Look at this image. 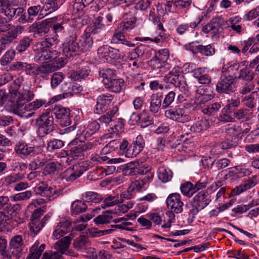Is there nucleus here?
<instances>
[{"mask_svg": "<svg viewBox=\"0 0 259 259\" xmlns=\"http://www.w3.org/2000/svg\"><path fill=\"white\" fill-rule=\"evenodd\" d=\"M93 42V38L90 34H83L77 38L76 32L72 31L68 38L63 51L66 57H70L81 52L90 51Z\"/></svg>", "mask_w": 259, "mask_h": 259, "instance_id": "1", "label": "nucleus"}, {"mask_svg": "<svg viewBox=\"0 0 259 259\" xmlns=\"http://www.w3.org/2000/svg\"><path fill=\"white\" fill-rule=\"evenodd\" d=\"M14 70L24 72L26 75L39 80H47L49 75L54 71V68L50 64L38 65L35 63H28L19 61L13 64Z\"/></svg>", "mask_w": 259, "mask_h": 259, "instance_id": "2", "label": "nucleus"}, {"mask_svg": "<svg viewBox=\"0 0 259 259\" xmlns=\"http://www.w3.org/2000/svg\"><path fill=\"white\" fill-rule=\"evenodd\" d=\"M239 68V65L236 63L224 64L222 69L221 76L216 86L218 93L229 94L236 90V77L231 75L230 73L234 70H238Z\"/></svg>", "mask_w": 259, "mask_h": 259, "instance_id": "3", "label": "nucleus"}, {"mask_svg": "<svg viewBox=\"0 0 259 259\" xmlns=\"http://www.w3.org/2000/svg\"><path fill=\"white\" fill-rule=\"evenodd\" d=\"M54 120L53 116L49 112L44 113L36 119L37 132L40 137H44L55 130L57 125Z\"/></svg>", "mask_w": 259, "mask_h": 259, "instance_id": "4", "label": "nucleus"}, {"mask_svg": "<svg viewBox=\"0 0 259 259\" xmlns=\"http://www.w3.org/2000/svg\"><path fill=\"white\" fill-rule=\"evenodd\" d=\"M164 80L178 88L180 91L185 94H188L189 87L184 76L181 74L179 67H174L164 76Z\"/></svg>", "mask_w": 259, "mask_h": 259, "instance_id": "5", "label": "nucleus"}, {"mask_svg": "<svg viewBox=\"0 0 259 259\" xmlns=\"http://www.w3.org/2000/svg\"><path fill=\"white\" fill-rule=\"evenodd\" d=\"M24 248L22 236L19 235L13 236L10 241L8 248L9 259H19Z\"/></svg>", "mask_w": 259, "mask_h": 259, "instance_id": "6", "label": "nucleus"}, {"mask_svg": "<svg viewBox=\"0 0 259 259\" xmlns=\"http://www.w3.org/2000/svg\"><path fill=\"white\" fill-rule=\"evenodd\" d=\"M10 27L0 38L1 49L2 50L8 47L24 30V27L21 25H12Z\"/></svg>", "mask_w": 259, "mask_h": 259, "instance_id": "7", "label": "nucleus"}, {"mask_svg": "<svg viewBox=\"0 0 259 259\" xmlns=\"http://www.w3.org/2000/svg\"><path fill=\"white\" fill-rule=\"evenodd\" d=\"M166 202L168 208L171 211L169 212L170 217L171 215L175 217L173 212L179 213L182 211L184 203L181 200L180 194L175 193L169 194L166 199Z\"/></svg>", "mask_w": 259, "mask_h": 259, "instance_id": "8", "label": "nucleus"}, {"mask_svg": "<svg viewBox=\"0 0 259 259\" xmlns=\"http://www.w3.org/2000/svg\"><path fill=\"white\" fill-rule=\"evenodd\" d=\"M34 191L36 195L46 198V200H52L58 196L55 187H49L48 185L41 182L34 188Z\"/></svg>", "mask_w": 259, "mask_h": 259, "instance_id": "9", "label": "nucleus"}, {"mask_svg": "<svg viewBox=\"0 0 259 259\" xmlns=\"http://www.w3.org/2000/svg\"><path fill=\"white\" fill-rule=\"evenodd\" d=\"M165 116L171 120L185 123L188 122L190 117L182 108H175L165 110Z\"/></svg>", "mask_w": 259, "mask_h": 259, "instance_id": "10", "label": "nucleus"}, {"mask_svg": "<svg viewBox=\"0 0 259 259\" xmlns=\"http://www.w3.org/2000/svg\"><path fill=\"white\" fill-rule=\"evenodd\" d=\"M31 83L25 82L23 85L21 92H16V90H11V92H12L14 94V97L12 98L13 100L24 101L25 102H27L32 100L34 94L33 91L31 90Z\"/></svg>", "mask_w": 259, "mask_h": 259, "instance_id": "11", "label": "nucleus"}, {"mask_svg": "<svg viewBox=\"0 0 259 259\" xmlns=\"http://www.w3.org/2000/svg\"><path fill=\"white\" fill-rule=\"evenodd\" d=\"M53 112L56 117L60 119V124L62 126H67L70 125V110L61 106H55L53 108Z\"/></svg>", "mask_w": 259, "mask_h": 259, "instance_id": "12", "label": "nucleus"}, {"mask_svg": "<svg viewBox=\"0 0 259 259\" xmlns=\"http://www.w3.org/2000/svg\"><path fill=\"white\" fill-rule=\"evenodd\" d=\"M113 97L109 94H102L97 99L96 104L94 111L96 114H101L106 111L113 100Z\"/></svg>", "mask_w": 259, "mask_h": 259, "instance_id": "13", "label": "nucleus"}, {"mask_svg": "<svg viewBox=\"0 0 259 259\" xmlns=\"http://www.w3.org/2000/svg\"><path fill=\"white\" fill-rule=\"evenodd\" d=\"M145 146V141L141 135L137 137L135 140L126 149V156L128 157L136 156L143 150Z\"/></svg>", "mask_w": 259, "mask_h": 259, "instance_id": "14", "label": "nucleus"}, {"mask_svg": "<svg viewBox=\"0 0 259 259\" xmlns=\"http://www.w3.org/2000/svg\"><path fill=\"white\" fill-rule=\"evenodd\" d=\"M16 154L22 158H25L29 156L36 154V147L31 146L24 142H18L15 147Z\"/></svg>", "mask_w": 259, "mask_h": 259, "instance_id": "15", "label": "nucleus"}, {"mask_svg": "<svg viewBox=\"0 0 259 259\" xmlns=\"http://www.w3.org/2000/svg\"><path fill=\"white\" fill-rule=\"evenodd\" d=\"M211 201V196L207 191L198 192L193 198L192 205L197 206L198 208L204 209Z\"/></svg>", "mask_w": 259, "mask_h": 259, "instance_id": "16", "label": "nucleus"}, {"mask_svg": "<svg viewBox=\"0 0 259 259\" xmlns=\"http://www.w3.org/2000/svg\"><path fill=\"white\" fill-rule=\"evenodd\" d=\"M23 101H16L14 100V103L13 105L11 108V110L15 114L21 116L29 117H31L33 113H29L27 114H25L26 111H28L30 108L28 106L27 104L25 103H22Z\"/></svg>", "mask_w": 259, "mask_h": 259, "instance_id": "17", "label": "nucleus"}, {"mask_svg": "<svg viewBox=\"0 0 259 259\" xmlns=\"http://www.w3.org/2000/svg\"><path fill=\"white\" fill-rule=\"evenodd\" d=\"M71 229L70 223L65 221L61 222L56 226L53 233V238L54 239H58L64 236Z\"/></svg>", "mask_w": 259, "mask_h": 259, "instance_id": "18", "label": "nucleus"}, {"mask_svg": "<svg viewBox=\"0 0 259 259\" xmlns=\"http://www.w3.org/2000/svg\"><path fill=\"white\" fill-rule=\"evenodd\" d=\"M206 69L199 67L194 69L193 76L198 79L200 84L209 85L211 82V78L208 74L205 73Z\"/></svg>", "mask_w": 259, "mask_h": 259, "instance_id": "19", "label": "nucleus"}, {"mask_svg": "<svg viewBox=\"0 0 259 259\" xmlns=\"http://www.w3.org/2000/svg\"><path fill=\"white\" fill-rule=\"evenodd\" d=\"M221 29L219 19H212L209 23L203 26L202 31L205 33H210L212 35L218 34Z\"/></svg>", "mask_w": 259, "mask_h": 259, "instance_id": "20", "label": "nucleus"}, {"mask_svg": "<svg viewBox=\"0 0 259 259\" xmlns=\"http://www.w3.org/2000/svg\"><path fill=\"white\" fill-rule=\"evenodd\" d=\"M124 33L119 29L115 32L112 37L111 43L117 45L121 44L129 48L135 47L134 43L126 39Z\"/></svg>", "mask_w": 259, "mask_h": 259, "instance_id": "21", "label": "nucleus"}, {"mask_svg": "<svg viewBox=\"0 0 259 259\" xmlns=\"http://www.w3.org/2000/svg\"><path fill=\"white\" fill-rule=\"evenodd\" d=\"M33 50L35 52L34 59L38 63L48 62L49 59V48L46 47L41 46L40 48L36 47V44L33 46Z\"/></svg>", "mask_w": 259, "mask_h": 259, "instance_id": "22", "label": "nucleus"}, {"mask_svg": "<svg viewBox=\"0 0 259 259\" xmlns=\"http://www.w3.org/2000/svg\"><path fill=\"white\" fill-rule=\"evenodd\" d=\"M117 229H119L121 230H132V229H131L128 228H126L123 225V223H122L121 225H111L110 229L104 230H98L97 229H94V230L91 232V233L92 235L94 237H100L101 236L111 234Z\"/></svg>", "mask_w": 259, "mask_h": 259, "instance_id": "23", "label": "nucleus"}, {"mask_svg": "<svg viewBox=\"0 0 259 259\" xmlns=\"http://www.w3.org/2000/svg\"><path fill=\"white\" fill-rule=\"evenodd\" d=\"M256 184V177L253 176L250 179L245 181L243 184L236 187L232 190V193L235 195H239L245 190L254 187Z\"/></svg>", "mask_w": 259, "mask_h": 259, "instance_id": "24", "label": "nucleus"}, {"mask_svg": "<svg viewBox=\"0 0 259 259\" xmlns=\"http://www.w3.org/2000/svg\"><path fill=\"white\" fill-rule=\"evenodd\" d=\"M20 8L21 7L14 8L10 5H7L6 6H2L1 11L9 21H11L17 18Z\"/></svg>", "mask_w": 259, "mask_h": 259, "instance_id": "25", "label": "nucleus"}, {"mask_svg": "<svg viewBox=\"0 0 259 259\" xmlns=\"http://www.w3.org/2000/svg\"><path fill=\"white\" fill-rule=\"evenodd\" d=\"M162 93H157L152 94L150 97V111L153 113H157L162 107L161 98Z\"/></svg>", "mask_w": 259, "mask_h": 259, "instance_id": "26", "label": "nucleus"}, {"mask_svg": "<svg viewBox=\"0 0 259 259\" xmlns=\"http://www.w3.org/2000/svg\"><path fill=\"white\" fill-rule=\"evenodd\" d=\"M73 245L76 250L82 251L90 246L91 242L88 236L80 235L74 240Z\"/></svg>", "mask_w": 259, "mask_h": 259, "instance_id": "27", "label": "nucleus"}, {"mask_svg": "<svg viewBox=\"0 0 259 259\" xmlns=\"http://www.w3.org/2000/svg\"><path fill=\"white\" fill-rule=\"evenodd\" d=\"M99 75L102 78V82L105 87L116 77V74L115 70L108 68L101 70Z\"/></svg>", "mask_w": 259, "mask_h": 259, "instance_id": "28", "label": "nucleus"}, {"mask_svg": "<svg viewBox=\"0 0 259 259\" xmlns=\"http://www.w3.org/2000/svg\"><path fill=\"white\" fill-rule=\"evenodd\" d=\"M118 110V108L116 106L113 107L112 109H109L108 112L101 115L98 119L100 123L106 125L109 124L114 120V116Z\"/></svg>", "mask_w": 259, "mask_h": 259, "instance_id": "29", "label": "nucleus"}, {"mask_svg": "<svg viewBox=\"0 0 259 259\" xmlns=\"http://www.w3.org/2000/svg\"><path fill=\"white\" fill-rule=\"evenodd\" d=\"M44 10L49 13L55 12L62 4L61 0H40Z\"/></svg>", "mask_w": 259, "mask_h": 259, "instance_id": "30", "label": "nucleus"}, {"mask_svg": "<svg viewBox=\"0 0 259 259\" xmlns=\"http://www.w3.org/2000/svg\"><path fill=\"white\" fill-rule=\"evenodd\" d=\"M258 97V92L256 91H253L249 95L245 96L242 99L241 102L246 107L252 109L256 105Z\"/></svg>", "mask_w": 259, "mask_h": 259, "instance_id": "31", "label": "nucleus"}, {"mask_svg": "<svg viewBox=\"0 0 259 259\" xmlns=\"http://www.w3.org/2000/svg\"><path fill=\"white\" fill-rule=\"evenodd\" d=\"M38 242H35L31 247L30 253L26 259H39L45 248L44 244H41L38 248Z\"/></svg>", "mask_w": 259, "mask_h": 259, "instance_id": "32", "label": "nucleus"}, {"mask_svg": "<svg viewBox=\"0 0 259 259\" xmlns=\"http://www.w3.org/2000/svg\"><path fill=\"white\" fill-rule=\"evenodd\" d=\"M124 81L122 79H116V77L109 84L105 87L109 91L114 93H119L123 88Z\"/></svg>", "mask_w": 259, "mask_h": 259, "instance_id": "33", "label": "nucleus"}, {"mask_svg": "<svg viewBox=\"0 0 259 259\" xmlns=\"http://www.w3.org/2000/svg\"><path fill=\"white\" fill-rule=\"evenodd\" d=\"M100 127V124L97 121H92L89 123L86 127H84L82 131V134L84 138H89L98 131Z\"/></svg>", "mask_w": 259, "mask_h": 259, "instance_id": "34", "label": "nucleus"}, {"mask_svg": "<svg viewBox=\"0 0 259 259\" xmlns=\"http://www.w3.org/2000/svg\"><path fill=\"white\" fill-rule=\"evenodd\" d=\"M87 209V205L85 202L76 200L71 204V213L72 215H78L85 211Z\"/></svg>", "mask_w": 259, "mask_h": 259, "instance_id": "35", "label": "nucleus"}, {"mask_svg": "<svg viewBox=\"0 0 259 259\" xmlns=\"http://www.w3.org/2000/svg\"><path fill=\"white\" fill-rule=\"evenodd\" d=\"M71 238L69 236H66L61 240H58L55 244V248L58 250L61 254L64 253L65 251L68 248Z\"/></svg>", "mask_w": 259, "mask_h": 259, "instance_id": "36", "label": "nucleus"}, {"mask_svg": "<svg viewBox=\"0 0 259 259\" xmlns=\"http://www.w3.org/2000/svg\"><path fill=\"white\" fill-rule=\"evenodd\" d=\"M255 73L251 71L249 68L244 67L240 69L238 76L236 78L250 82L254 78Z\"/></svg>", "mask_w": 259, "mask_h": 259, "instance_id": "37", "label": "nucleus"}, {"mask_svg": "<svg viewBox=\"0 0 259 259\" xmlns=\"http://www.w3.org/2000/svg\"><path fill=\"white\" fill-rule=\"evenodd\" d=\"M136 21V18L134 17L124 20L119 24L118 29L124 33L129 32L134 28Z\"/></svg>", "mask_w": 259, "mask_h": 259, "instance_id": "38", "label": "nucleus"}, {"mask_svg": "<svg viewBox=\"0 0 259 259\" xmlns=\"http://www.w3.org/2000/svg\"><path fill=\"white\" fill-rule=\"evenodd\" d=\"M90 70L87 68H78L75 71H73L70 75L71 78L75 81H80L87 77Z\"/></svg>", "mask_w": 259, "mask_h": 259, "instance_id": "39", "label": "nucleus"}, {"mask_svg": "<svg viewBox=\"0 0 259 259\" xmlns=\"http://www.w3.org/2000/svg\"><path fill=\"white\" fill-rule=\"evenodd\" d=\"M124 123L122 119H118L116 123L114 125V127L111 128V132L106 134L104 137L105 138H111L113 135H117L118 133H121L123 131Z\"/></svg>", "mask_w": 259, "mask_h": 259, "instance_id": "40", "label": "nucleus"}, {"mask_svg": "<svg viewBox=\"0 0 259 259\" xmlns=\"http://www.w3.org/2000/svg\"><path fill=\"white\" fill-rule=\"evenodd\" d=\"M15 224L9 215L3 212H0V228L1 229L9 230Z\"/></svg>", "mask_w": 259, "mask_h": 259, "instance_id": "41", "label": "nucleus"}, {"mask_svg": "<svg viewBox=\"0 0 259 259\" xmlns=\"http://www.w3.org/2000/svg\"><path fill=\"white\" fill-rule=\"evenodd\" d=\"M194 52L195 53H200L205 56H209L214 54L215 50L210 45L207 46L200 45L195 47Z\"/></svg>", "mask_w": 259, "mask_h": 259, "instance_id": "42", "label": "nucleus"}, {"mask_svg": "<svg viewBox=\"0 0 259 259\" xmlns=\"http://www.w3.org/2000/svg\"><path fill=\"white\" fill-rule=\"evenodd\" d=\"M126 167L128 169L130 170V174L134 173V175L136 174H144V170L143 169L142 162H140L139 161H134L128 163L126 164Z\"/></svg>", "mask_w": 259, "mask_h": 259, "instance_id": "43", "label": "nucleus"}, {"mask_svg": "<svg viewBox=\"0 0 259 259\" xmlns=\"http://www.w3.org/2000/svg\"><path fill=\"white\" fill-rule=\"evenodd\" d=\"M158 177L163 183H166L170 180L172 178V172L165 167H160L158 169Z\"/></svg>", "mask_w": 259, "mask_h": 259, "instance_id": "44", "label": "nucleus"}, {"mask_svg": "<svg viewBox=\"0 0 259 259\" xmlns=\"http://www.w3.org/2000/svg\"><path fill=\"white\" fill-rule=\"evenodd\" d=\"M122 200H119L118 196L117 195L114 196L109 195L104 199L101 207L102 208H105L107 207L114 206L117 204L121 203Z\"/></svg>", "mask_w": 259, "mask_h": 259, "instance_id": "45", "label": "nucleus"}, {"mask_svg": "<svg viewBox=\"0 0 259 259\" xmlns=\"http://www.w3.org/2000/svg\"><path fill=\"white\" fill-rule=\"evenodd\" d=\"M32 196V192L31 191H26L12 195L10 198L12 201L16 202L28 200Z\"/></svg>", "mask_w": 259, "mask_h": 259, "instance_id": "46", "label": "nucleus"}, {"mask_svg": "<svg viewBox=\"0 0 259 259\" xmlns=\"http://www.w3.org/2000/svg\"><path fill=\"white\" fill-rule=\"evenodd\" d=\"M112 218V213L108 211L97 216L94 219V221L97 225H103L109 223Z\"/></svg>", "mask_w": 259, "mask_h": 259, "instance_id": "47", "label": "nucleus"}, {"mask_svg": "<svg viewBox=\"0 0 259 259\" xmlns=\"http://www.w3.org/2000/svg\"><path fill=\"white\" fill-rule=\"evenodd\" d=\"M44 210L41 208L37 209L32 213L31 217V223L30 224V230L34 233L35 229L34 226H38V224L39 222L38 219L43 214Z\"/></svg>", "mask_w": 259, "mask_h": 259, "instance_id": "48", "label": "nucleus"}, {"mask_svg": "<svg viewBox=\"0 0 259 259\" xmlns=\"http://www.w3.org/2000/svg\"><path fill=\"white\" fill-rule=\"evenodd\" d=\"M60 164L57 162L50 161L47 162L44 168L43 172L45 175H51L55 173L60 168Z\"/></svg>", "mask_w": 259, "mask_h": 259, "instance_id": "49", "label": "nucleus"}, {"mask_svg": "<svg viewBox=\"0 0 259 259\" xmlns=\"http://www.w3.org/2000/svg\"><path fill=\"white\" fill-rule=\"evenodd\" d=\"M32 41V38L28 36H25L20 40L19 44L16 47V50L22 53L27 49Z\"/></svg>", "mask_w": 259, "mask_h": 259, "instance_id": "50", "label": "nucleus"}, {"mask_svg": "<svg viewBox=\"0 0 259 259\" xmlns=\"http://www.w3.org/2000/svg\"><path fill=\"white\" fill-rule=\"evenodd\" d=\"M85 201L88 202L99 203L103 199L96 192H87L83 195Z\"/></svg>", "mask_w": 259, "mask_h": 259, "instance_id": "51", "label": "nucleus"}, {"mask_svg": "<svg viewBox=\"0 0 259 259\" xmlns=\"http://www.w3.org/2000/svg\"><path fill=\"white\" fill-rule=\"evenodd\" d=\"M71 170L68 169L65 172L63 179L67 182H72L80 177L83 173L81 170H76L70 172Z\"/></svg>", "mask_w": 259, "mask_h": 259, "instance_id": "52", "label": "nucleus"}, {"mask_svg": "<svg viewBox=\"0 0 259 259\" xmlns=\"http://www.w3.org/2000/svg\"><path fill=\"white\" fill-rule=\"evenodd\" d=\"M64 145V142L58 139H54L50 141L47 144V149L50 152H54L55 150L59 149Z\"/></svg>", "mask_w": 259, "mask_h": 259, "instance_id": "53", "label": "nucleus"}, {"mask_svg": "<svg viewBox=\"0 0 259 259\" xmlns=\"http://www.w3.org/2000/svg\"><path fill=\"white\" fill-rule=\"evenodd\" d=\"M103 18L101 16L98 17L95 20L93 24V29L91 32L93 35H97L104 28L105 25L103 23Z\"/></svg>", "mask_w": 259, "mask_h": 259, "instance_id": "54", "label": "nucleus"}, {"mask_svg": "<svg viewBox=\"0 0 259 259\" xmlns=\"http://www.w3.org/2000/svg\"><path fill=\"white\" fill-rule=\"evenodd\" d=\"M180 189L182 193L189 197H191L195 193L193 190V185L189 182L182 184Z\"/></svg>", "mask_w": 259, "mask_h": 259, "instance_id": "55", "label": "nucleus"}, {"mask_svg": "<svg viewBox=\"0 0 259 259\" xmlns=\"http://www.w3.org/2000/svg\"><path fill=\"white\" fill-rule=\"evenodd\" d=\"M120 141L118 140H114L110 141L102 149V154H107L117 149L119 146Z\"/></svg>", "mask_w": 259, "mask_h": 259, "instance_id": "56", "label": "nucleus"}, {"mask_svg": "<svg viewBox=\"0 0 259 259\" xmlns=\"http://www.w3.org/2000/svg\"><path fill=\"white\" fill-rule=\"evenodd\" d=\"M176 93L174 91H170L165 95L162 104V108L166 109L170 106L174 102Z\"/></svg>", "mask_w": 259, "mask_h": 259, "instance_id": "57", "label": "nucleus"}, {"mask_svg": "<svg viewBox=\"0 0 259 259\" xmlns=\"http://www.w3.org/2000/svg\"><path fill=\"white\" fill-rule=\"evenodd\" d=\"M111 47L107 45H103L98 50V54L101 59L108 61L110 56Z\"/></svg>", "mask_w": 259, "mask_h": 259, "instance_id": "58", "label": "nucleus"}, {"mask_svg": "<svg viewBox=\"0 0 259 259\" xmlns=\"http://www.w3.org/2000/svg\"><path fill=\"white\" fill-rule=\"evenodd\" d=\"M94 0H75L73 9L77 12H81L83 9L91 4Z\"/></svg>", "mask_w": 259, "mask_h": 259, "instance_id": "59", "label": "nucleus"}, {"mask_svg": "<svg viewBox=\"0 0 259 259\" xmlns=\"http://www.w3.org/2000/svg\"><path fill=\"white\" fill-rule=\"evenodd\" d=\"M220 108V104L217 103H215L207 105V107L203 108L202 109V111L205 114L210 115H214L219 111Z\"/></svg>", "mask_w": 259, "mask_h": 259, "instance_id": "60", "label": "nucleus"}, {"mask_svg": "<svg viewBox=\"0 0 259 259\" xmlns=\"http://www.w3.org/2000/svg\"><path fill=\"white\" fill-rule=\"evenodd\" d=\"M211 99L209 95H199L195 98L194 104L196 107H200L203 108V105Z\"/></svg>", "mask_w": 259, "mask_h": 259, "instance_id": "61", "label": "nucleus"}, {"mask_svg": "<svg viewBox=\"0 0 259 259\" xmlns=\"http://www.w3.org/2000/svg\"><path fill=\"white\" fill-rule=\"evenodd\" d=\"M49 22L50 21L49 20H45L38 24V28L35 32L36 36H42L49 32V28L48 26V24Z\"/></svg>", "mask_w": 259, "mask_h": 259, "instance_id": "62", "label": "nucleus"}, {"mask_svg": "<svg viewBox=\"0 0 259 259\" xmlns=\"http://www.w3.org/2000/svg\"><path fill=\"white\" fill-rule=\"evenodd\" d=\"M177 34L180 36H186L191 31L189 28V24L183 23L179 24L176 29Z\"/></svg>", "mask_w": 259, "mask_h": 259, "instance_id": "63", "label": "nucleus"}, {"mask_svg": "<svg viewBox=\"0 0 259 259\" xmlns=\"http://www.w3.org/2000/svg\"><path fill=\"white\" fill-rule=\"evenodd\" d=\"M7 240L4 237H0V254L3 259H9V253L8 249H7Z\"/></svg>", "mask_w": 259, "mask_h": 259, "instance_id": "64", "label": "nucleus"}]
</instances>
